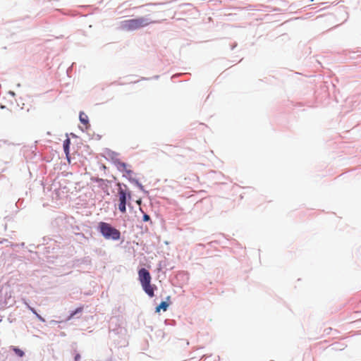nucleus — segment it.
Instances as JSON below:
<instances>
[{"label":"nucleus","mask_w":361,"mask_h":361,"mask_svg":"<svg viewBox=\"0 0 361 361\" xmlns=\"http://www.w3.org/2000/svg\"><path fill=\"white\" fill-rule=\"evenodd\" d=\"M119 195V204L118 209L121 212H126V193L123 189H120L118 191Z\"/></svg>","instance_id":"423d86ee"},{"label":"nucleus","mask_w":361,"mask_h":361,"mask_svg":"<svg viewBox=\"0 0 361 361\" xmlns=\"http://www.w3.org/2000/svg\"><path fill=\"white\" fill-rule=\"evenodd\" d=\"M138 279L144 291L150 297L154 295L156 287L151 284L152 277L149 272L145 268L138 271Z\"/></svg>","instance_id":"f03ea898"},{"label":"nucleus","mask_w":361,"mask_h":361,"mask_svg":"<svg viewBox=\"0 0 361 361\" xmlns=\"http://www.w3.org/2000/svg\"><path fill=\"white\" fill-rule=\"evenodd\" d=\"M28 307L35 315L37 314L36 310L34 308H32V307H31L30 306Z\"/></svg>","instance_id":"4468645a"},{"label":"nucleus","mask_w":361,"mask_h":361,"mask_svg":"<svg viewBox=\"0 0 361 361\" xmlns=\"http://www.w3.org/2000/svg\"><path fill=\"white\" fill-rule=\"evenodd\" d=\"M83 310V307H78L74 312H73L71 315L69 316L68 319H71L75 315H76L78 313L82 312Z\"/></svg>","instance_id":"1a4fd4ad"},{"label":"nucleus","mask_w":361,"mask_h":361,"mask_svg":"<svg viewBox=\"0 0 361 361\" xmlns=\"http://www.w3.org/2000/svg\"><path fill=\"white\" fill-rule=\"evenodd\" d=\"M80 355H77L75 357V361H78L79 359H80Z\"/></svg>","instance_id":"2eb2a0df"},{"label":"nucleus","mask_w":361,"mask_h":361,"mask_svg":"<svg viewBox=\"0 0 361 361\" xmlns=\"http://www.w3.org/2000/svg\"><path fill=\"white\" fill-rule=\"evenodd\" d=\"M13 351L19 357H23L24 355V352L22 350H20V349H19L18 348H13Z\"/></svg>","instance_id":"9b49d317"},{"label":"nucleus","mask_w":361,"mask_h":361,"mask_svg":"<svg viewBox=\"0 0 361 361\" xmlns=\"http://www.w3.org/2000/svg\"><path fill=\"white\" fill-rule=\"evenodd\" d=\"M70 140L69 139H66V140H64L63 142V149H64V151L66 153V154H68V149H69V145H70Z\"/></svg>","instance_id":"9d476101"},{"label":"nucleus","mask_w":361,"mask_h":361,"mask_svg":"<svg viewBox=\"0 0 361 361\" xmlns=\"http://www.w3.org/2000/svg\"><path fill=\"white\" fill-rule=\"evenodd\" d=\"M149 220H150V217H149V216L148 214H145L143 215V221H149Z\"/></svg>","instance_id":"f8f14e48"},{"label":"nucleus","mask_w":361,"mask_h":361,"mask_svg":"<svg viewBox=\"0 0 361 361\" xmlns=\"http://www.w3.org/2000/svg\"><path fill=\"white\" fill-rule=\"evenodd\" d=\"M116 165L117 169L120 171L125 173L124 174L125 176L130 177L132 176L133 171L130 169V166L129 165H128L127 164L120 161H117L116 162Z\"/></svg>","instance_id":"39448f33"},{"label":"nucleus","mask_w":361,"mask_h":361,"mask_svg":"<svg viewBox=\"0 0 361 361\" xmlns=\"http://www.w3.org/2000/svg\"><path fill=\"white\" fill-rule=\"evenodd\" d=\"M151 23L149 19L140 17L123 20L120 23V28L125 31H133L147 26Z\"/></svg>","instance_id":"f257e3e1"},{"label":"nucleus","mask_w":361,"mask_h":361,"mask_svg":"<svg viewBox=\"0 0 361 361\" xmlns=\"http://www.w3.org/2000/svg\"><path fill=\"white\" fill-rule=\"evenodd\" d=\"M79 118L80 122L85 126V129L90 127L88 116L83 112H80Z\"/></svg>","instance_id":"0eeeda50"},{"label":"nucleus","mask_w":361,"mask_h":361,"mask_svg":"<svg viewBox=\"0 0 361 361\" xmlns=\"http://www.w3.org/2000/svg\"><path fill=\"white\" fill-rule=\"evenodd\" d=\"M169 307V304L166 302L162 301L159 306L156 308V312H159L160 310H163L164 311H166Z\"/></svg>","instance_id":"6e6552de"},{"label":"nucleus","mask_w":361,"mask_h":361,"mask_svg":"<svg viewBox=\"0 0 361 361\" xmlns=\"http://www.w3.org/2000/svg\"><path fill=\"white\" fill-rule=\"evenodd\" d=\"M36 316L37 317V318L42 321V322H44V319L43 317H42L39 314H37Z\"/></svg>","instance_id":"ddd939ff"},{"label":"nucleus","mask_w":361,"mask_h":361,"mask_svg":"<svg viewBox=\"0 0 361 361\" xmlns=\"http://www.w3.org/2000/svg\"><path fill=\"white\" fill-rule=\"evenodd\" d=\"M99 230L106 239L118 240L121 238L120 231L106 222H100L98 226Z\"/></svg>","instance_id":"7ed1b4c3"},{"label":"nucleus","mask_w":361,"mask_h":361,"mask_svg":"<svg viewBox=\"0 0 361 361\" xmlns=\"http://www.w3.org/2000/svg\"><path fill=\"white\" fill-rule=\"evenodd\" d=\"M1 298L3 300L4 307L11 306L16 302L13 291L9 286L1 290Z\"/></svg>","instance_id":"20e7f679"}]
</instances>
